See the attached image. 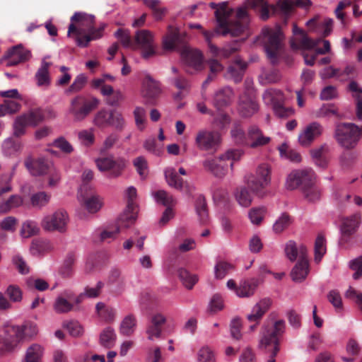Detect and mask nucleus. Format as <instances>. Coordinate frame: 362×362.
Instances as JSON below:
<instances>
[{"instance_id":"obj_1","label":"nucleus","mask_w":362,"mask_h":362,"mask_svg":"<svg viewBox=\"0 0 362 362\" xmlns=\"http://www.w3.org/2000/svg\"><path fill=\"white\" fill-rule=\"evenodd\" d=\"M233 9H229L225 3L215 11L216 26L214 31H204V36L208 43L210 52L215 56H221L228 58L235 54L240 49V42L233 40L230 43L219 49L211 42V39L218 35L226 36L230 35L232 37L239 36L247 28L249 24V15L247 8L240 7L235 13V18L231 19Z\"/></svg>"},{"instance_id":"obj_2","label":"nucleus","mask_w":362,"mask_h":362,"mask_svg":"<svg viewBox=\"0 0 362 362\" xmlns=\"http://www.w3.org/2000/svg\"><path fill=\"white\" fill-rule=\"evenodd\" d=\"M71 23L68 28V36L75 34L76 45L81 47H88L92 40L103 35L105 25L95 28V16L82 12H76L71 18Z\"/></svg>"},{"instance_id":"obj_3","label":"nucleus","mask_w":362,"mask_h":362,"mask_svg":"<svg viewBox=\"0 0 362 362\" xmlns=\"http://www.w3.org/2000/svg\"><path fill=\"white\" fill-rule=\"evenodd\" d=\"M286 329V322L284 320H275L273 315L264 322L259 332L258 348L267 350L272 348L270 359L268 362H276L275 356L279 351L281 338Z\"/></svg>"},{"instance_id":"obj_4","label":"nucleus","mask_w":362,"mask_h":362,"mask_svg":"<svg viewBox=\"0 0 362 362\" xmlns=\"http://www.w3.org/2000/svg\"><path fill=\"white\" fill-rule=\"evenodd\" d=\"M247 187L257 197H263L266 194V188L271 182V168L267 163L259 165L255 173L245 177Z\"/></svg>"},{"instance_id":"obj_5","label":"nucleus","mask_w":362,"mask_h":362,"mask_svg":"<svg viewBox=\"0 0 362 362\" xmlns=\"http://www.w3.org/2000/svg\"><path fill=\"white\" fill-rule=\"evenodd\" d=\"M100 104V100L95 97H86L78 95L70 101L69 112L75 122L85 119Z\"/></svg>"},{"instance_id":"obj_6","label":"nucleus","mask_w":362,"mask_h":362,"mask_svg":"<svg viewBox=\"0 0 362 362\" xmlns=\"http://www.w3.org/2000/svg\"><path fill=\"white\" fill-rule=\"evenodd\" d=\"M362 137V125L354 123H341L337 126L335 138L346 149L354 148Z\"/></svg>"},{"instance_id":"obj_7","label":"nucleus","mask_w":362,"mask_h":362,"mask_svg":"<svg viewBox=\"0 0 362 362\" xmlns=\"http://www.w3.org/2000/svg\"><path fill=\"white\" fill-rule=\"evenodd\" d=\"M361 214L356 213L341 220L340 226L341 237L339 245L343 248H348L353 245L355 240V234L361 223Z\"/></svg>"},{"instance_id":"obj_8","label":"nucleus","mask_w":362,"mask_h":362,"mask_svg":"<svg viewBox=\"0 0 362 362\" xmlns=\"http://www.w3.org/2000/svg\"><path fill=\"white\" fill-rule=\"evenodd\" d=\"M95 163L99 170L107 172L110 177H118L125 170L128 161L123 157L115 158L113 155L96 159Z\"/></svg>"},{"instance_id":"obj_9","label":"nucleus","mask_w":362,"mask_h":362,"mask_svg":"<svg viewBox=\"0 0 362 362\" xmlns=\"http://www.w3.org/2000/svg\"><path fill=\"white\" fill-rule=\"evenodd\" d=\"M264 35L267 37L265 42L264 48L268 58L274 63L283 47L284 34L280 28L274 29H267L264 31Z\"/></svg>"},{"instance_id":"obj_10","label":"nucleus","mask_w":362,"mask_h":362,"mask_svg":"<svg viewBox=\"0 0 362 362\" xmlns=\"http://www.w3.org/2000/svg\"><path fill=\"white\" fill-rule=\"evenodd\" d=\"M141 49V55L148 59L156 54V45L153 34L148 30H139L134 38V49Z\"/></svg>"},{"instance_id":"obj_11","label":"nucleus","mask_w":362,"mask_h":362,"mask_svg":"<svg viewBox=\"0 0 362 362\" xmlns=\"http://www.w3.org/2000/svg\"><path fill=\"white\" fill-rule=\"evenodd\" d=\"M28 329L31 330L33 334L36 333V327L34 325L6 327L4 337V346H6L8 349H13L28 334Z\"/></svg>"},{"instance_id":"obj_12","label":"nucleus","mask_w":362,"mask_h":362,"mask_svg":"<svg viewBox=\"0 0 362 362\" xmlns=\"http://www.w3.org/2000/svg\"><path fill=\"white\" fill-rule=\"evenodd\" d=\"M315 179V173L311 169L294 170L288 175L286 187L290 190L298 187L302 189L304 186H308L311 183V180Z\"/></svg>"},{"instance_id":"obj_13","label":"nucleus","mask_w":362,"mask_h":362,"mask_svg":"<svg viewBox=\"0 0 362 362\" xmlns=\"http://www.w3.org/2000/svg\"><path fill=\"white\" fill-rule=\"evenodd\" d=\"M68 223V215L65 211L58 210L53 214L45 216L42 221V227L47 231L64 232Z\"/></svg>"},{"instance_id":"obj_14","label":"nucleus","mask_w":362,"mask_h":362,"mask_svg":"<svg viewBox=\"0 0 362 362\" xmlns=\"http://www.w3.org/2000/svg\"><path fill=\"white\" fill-rule=\"evenodd\" d=\"M136 219L135 215L123 213L114 226H108L100 233V240L104 241L108 239H115L122 228H129Z\"/></svg>"},{"instance_id":"obj_15","label":"nucleus","mask_w":362,"mask_h":362,"mask_svg":"<svg viewBox=\"0 0 362 362\" xmlns=\"http://www.w3.org/2000/svg\"><path fill=\"white\" fill-rule=\"evenodd\" d=\"M293 33L294 37L290 40L291 47L293 50H310L315 47L317 42L308 37L305 31L296 24L293 26Z\"/></svg>"},{"instance_id":"obj_16","label":"nucleus","mask_w":362,"mask_h":362,"mask_svg":"<svg viewBox=\"0 0 362 362\" xmlns=\"http://www.w3.org/2000/svg\"><path fill=\"white\" fill-rule=\"evenodd\" d=\"M220 141L221 136L218 132L206 129L199 131L195 138L197 147L203 151H215Z\"/></svg>"},{"instance_id":"obj_17","label":"nucleus","mask_w":362,"mask_h":362,"mask_svg":"<svg viewBox=\"0 0 362 362\" xmlns=\"http://www.w3.org/2000/svg\"><path fill=\"white\" fill-rule=\"evenodd\" d=\"M253 89L247 87L246 91L240 97L238 111L241 116L250 117L256 113L259 110L255 98L252 95Z\"/></svg>"},{"instance_id":"obj_18","label":"nucleus","mask_w":362,"mask_h":362,"mask_svg":"<svg viewBox=\"0 0 362 362\" xmlns=\"http://www.w3.org/2000/svg\"><path fill=\"white\" fill-rule=\"evenodd\" d=\"M89 185L84 183L80 188L78 199L83 202L84 207L90 213L97 212L101 207L102 203L98 196L93 194H88Z\"/></svg>"},{"instance_id":"obj_19","label":"nucleus","mask_w":362,"mask_h":362,"mask_svg":"<svg viewBox=\"0 0 362 362\" xmlns=\"http://www.w3.org/2000/svg\"><path fill=\"white\" fill-rule=\"evenodd\" d=\"M323 130V127L320 123L313 122L307 125L299 134L298 141L300 145L308 146L322 134Z\"/></svg>"},{"instance_id":"obj_20","label":"nucleus","mask_w":362,"mask_h":362,"mask_svg":"<svg viewBox=\"0 0 362 362\" xmlns=\"http://www.w3.org/2000/svg\"><path fill=\"white\" fill-rule=\"evenodd\" d=\"M161 88L159 81L146 75L143 81V96L146 103L153 105L155 99L160 94Z\"/></svg>"},{"instance_id":"obj_21","label":"nucleus","mask_w":362,"mask_h":362,"mask_svg":"<svg viewBox=\"0 0 362 362\" xmlns=\"http://www.w3.org/2000/svg\"><path fill=\"white\" fill-rule=\"evenodd\" d=\"M271 305V299L264 298L254 305L251 313L247 316V319L250 322H255L253 325L250 326V329L251 331H254L256 329L263 315L269 309Z\"/></svg>"},{"instance_id":"obj_22","label":"nucleus","mask_w":362,"mask_h":362,"mask_svg":"<svg viewBox=\"0 0 362 362\" xmlns=\"http://www.w3.org/2000/svg\"><path fill=\"white\" fill-rule=\"evenodd\" d=\"M247 146L252 148L264 146L271 141V138L264 134L257 125H251L247 129Z\"/></svg>"},{"instance_id":"obj_23","label":"nucleus","mask_w":362,"mask_h":362,"mask_svg":"<svg viewBox=\"0 0 362 362\" xmlns=\"http://www.w3.org/2000/svg\"><path fill=\"white\" fill-rule=\"evenodd\" d=\"M30 56V52L19 45L8 49L5 55V59H7V66H13L27 61Z\"/></svg>"},{"instance_id":"obj_24","label":"nucleus","mask_w":362,"mask_h":362,"mask_svg":"<svg viewBox=\"0 0 362 362\" xmlns=\"http://www.w3.org/2000/svg\"><path fill=\"white\" fill-rule=\"evenodd\" d=\"M166 322V318L160 313L153 315L148 325L146 333L149 340H154L160 337L163 327Z\"/></svg>"},{"instance_id":"obj_25","label":"nucleus","mask_w":362,"mask_h":362,"mask_svg":"<svg viewBox=\"0 0 362 362\" xmlns=\"http://www.w3.org/2000/svg\"><path fill=\"white\" fill-rule=\"evenodd\" d=\"M182 58L185 64L196 71L203 69V57L197 49H185L182 52Z\"/></svg>"},{"instance_id":"obj_26","label":"nucleus","mask_w":362,"mask_h":362,"mask_svg":"<svg viewBox=\"0 0 362 362\" xmlns=\"http://www.w3.org/2000/svg\"><path fill=\"white\" fill-rule=\"evenodd\" d=\"M25 165L30 173L35 176L46 174L49 168L47 160L44 158L34 160L31 157H28L25 160Z\"/></svg>"},{"instance_id":"obj_27","label":"nucleus","mask_w":362,"mask_h":362,"mask_svg":"<svg viewBox=\"0 0 362 362\" xmlns=\"http://www.w3.org/2000/svg\"><path fill=\"white\" fill-rule=\"evenodd\" d=\"M329 146L327 144H323L320 147L315 148L310 150V156L315 164L322 168L325 169L329 163Z\"/></svg>"},{"instance_id":"obj_28","label":"nucleus","mask_w":362,"mask_h":362,"mask_svg":"<svg viewBox=\"0 0 362 362\" xmlns=\"http://www.w3.org/2000/svg\"><path fill=\"white\" fill-rule=\"evenodd\" d=\"M222 161L219 160V157L208 158L203 162V166L206 171L211 173L215 177H223L227 173L228 166L227 165H222L221 163Z\"/></svg>"},{"instance_id":"obj_29","label":"nucleus","mask_w":362,"mask_h":362,"mask_svg":"<svg viewBox=\"0 0 362 362\" xmlns=\"http://www.w3.org/2000/svg\"><path fill=\"white\" fill-rule=\"evenodd\" d=\"M285 253L290 261L294 262L297 257L299 259L307 258V248L305 246L300 245L297 246L296 243L293 240H289L285 247Z\"/></svg>"},{"instance_id":"obj_30","label":"nucleus","mask_w":362,"mask_h":362,"mask_svg":"<svg viewBox=\"0 0 362 362\" xmlns=\"http://www.w3.org/2000/svg\"><path fill=\"white\" fill-rule=\"evenodd\" d=\"M258 285L259 280L257 279L244 280L236 289V295L240 298H249L254 295Z\"/></svg>"},{"instance_id":"obj_31","label":"nucleus","mask_w":362,"mask_h":362,"mask_svg":"<svg viewBox=\"0 0 362 362\" xmlns=\"http://www.w3.org/2000/svg\"><path fill=\"white\" fill-rule=\"evenodd\" d=\"M348 90L352 93L356 105V115L358 120L362 121V88L355 81H351Z\"/></svg>"},{"instance_id":"obj_32","label":"nucleus","mask_w":362,"mask_h":362,"mask_svg":"<svg viewBox=\"0 0 362 362\" xmlns=\"http://www.w3.org/2000/svg\"><path fill=\"white\" fill-rule=\"evenodd\" d=\"M247 69V64L240 59H236L228 69V76L236 83H240Z\"/></svg>"},{"instance_id":"obj_33","label":"nucleus","mask_w":362,"mask_h":362,"mask_svg":"<svg viewBox=\"0 0 362 362\" xmlns=\"http://www.w3.org/2000/svg\"><path fill=\"white\" fill-rule=\"evenodd\" d=\"M309 272V264L307 258L299 259L291 271V277L294 281H303Z\"/></svg>"},{"instance_id":"obj_34","label":"nucleus","mask_w":362,"mask_h":362,"mask_svg":"<svg viewBox=\"0 0 362 362\" xmlns=\"http://www.w3.org/2000/svg\"><path fill=\"white\" fill-rule=\"evenodd\" d=\"M165 177L169 186L177 190H182L185 182L179 176L174 168H168L165 170Z\"/></svg>"},{"instance_id":"obj_35","label":"nucleus","mask_w":362,"mask_h":362,"mask_svg":"<svg viewBox=\"0 0 362 362\" xmlns=\"http://www.w3.org/2000/svg\"><path fill=\"white\" fill-rule=\"evenodd\" d=\"M107 284L112 286H115L114 291L117 294H120L124 288L125 281L121 276L120 271L117 269H113L110 271L107 279Z\"/></svg>"},{"instance_id":"obj_36","label":"nucleus","mask_w":362,"mask_h":362,"mask_svg":"<svg viewBox=\"0 0 362 362\" xmlns=\"http://www.w3.org/2000/svg\"><path fill=\"white\" fill-rule=\"evenodd\" d=\"M52 63L46 62L45 59L42 60L40 67L35 74V78L38 86H47L49 85L50 77L49 69Z\"/></svg>"},{"instance_id":"obj_37","label":"nucleus","mask_w":362,"mask_h":362,"mask_svg":"<svg viewBox=\"0 0 362 362\" xmlns=\"http://www.w3.org/2000/svg\"><path fill=\"white\" fill-rule=\"evenodd\" d=\"M210 73L206 79L202 83V95L204 94V90L206 86L215 78L217 74L223 71V65L216 59H211L207 61Z\"/></svg>"},{"instance_id":"obj_38","label":"nucleus","mask_w":362,"mask_h":362,"mask_svg":"<svg viewBox=\"0 0 362 362\" xmlns=\"http://www.w3.org/2000/svg\"><path fill=\"white\" fill-rule=\"evenodd\" d=\"M54 310L57 313H66L74 310V305L71 303V300L65 296V292H64L56 298L54 303Z\"/></svg>"},{"instance_id":"obj_39","label":"nucleus","mask_w":362,"mask_h":362,"mask_svg":"<svg viewBox=\"0 0 362 362\" xmlns=\"http://www.w3.org/2000/svg\"><path fill=\"white\" fill-rule=\"evenodd\" d=\"M264 103L267 105H272V108L274 105L284 102V96L283 93L276 89H268L265 90L262 95Z\"/></svg>"},{"instance_id":"obj_40","label":"nucleus","mask_w":362,"mask_h":362,"mask_svg":"<svg viewBox=\"0 0 362 362\" xmlns=\"http://www.w3.org/2000/svg\"><path fill=\"white\" fill-rule=\"evenodd\" d=\"M247 4L259 12L262 20L266 21L269 18L270 6L265 0H247Z\"/></svg>"},{"instance_id":"obj_41","label":"nucleus","mask_w":362,"mask_h":362,"mask_svg":"<svg viewBox=\"0 0 362 362\" xmlns=\"http://www.w3.org/2000/svg\"><path fill=\"white\" fill-rule=\"evenodd\" d=\"M117 336L110 327L105 328L100 335V344L106 349L112 348L116 342Z\"/></svg>"},{"instance_id":"obj_42","label":"nucleus","mask_w":362,"mask_h":362,"mask_svg":"<svg viewBox=\"0 0 362 362\" xmlns=\"http://www.w3.org/2000/svg\"><path fill=\"white\" fill-rule=\"evenodd\" d=\"M42 354L43 348L42 346L37 344H33L27 349L25 362H40Z\"/></svg>"},{"instance_id":"obj_43","label":"nucleus","mask_w":362,"mask_h":362,"mask_svg":"<svg viewBox=\"0 0 362 362\" xmlns=\"http://www.w3.org/2000/svg\"><path fill=\"white\" fill-rule=\"evenodd\" d=\"M144 4L148 7L156 20L160 21L165 15L166 8L160 6V0H142Z\"/></svg>"},{"instance_id":"obj_44","label":"nucleus","mask_w":362,"mask_h":362,"mask_svg":"<svg viewBox=\"0 0 362 362\" xmlns=\"http://www.w3.org/2000/svg\"><path fill=\"white\" fill-rule=\"evenodd\" d=\"M112 117V111L105 109L98 111L94 117L93 123L99 128H105L110 126V120Z\"/></svg>"},{"instance_id":"obj_45","label":"nucleus","mask_w":362,"mask_h":362,"mask_svg":"<svg viewBox=\"0 0 362 362\" xmlns=\"http://www.w3.org/2000/svg\"><path fill=\"white\" fill-rule=\"evenodd\" d=\"M235 197L238 204L244 207H248L252 201V197L245 187H240L235 189Z\"/></svg>"},{"instance_id":"obj_46","label":"nucleus","mask_w":362,"mask_h":362,"mask_svg":"<svg viewBox=\"0 0 362 362\" xmlns=\"http://www.w3.org/2000/svg\"><path fill=\"white\" fill-rule=\"evenodd\" d=\"M305 198L309 202H316L320 199L321 192L317 186L315 185V180H311L308 186H304L302 189Z\"/></svg>"},{"instance_id":"obj_47","label":"nucleus","mask_w":362,"mask_h":362,"mask_svg":"<svg viewBox=\"0 0 362 362\" xmlns=\"http://www.w3.org/2000/svg\"><path fill=\"white\" fill-rule=\"evenodd\" d=\"M136 325V318L132 315L126 316L120 325V333L125 336H130L134 332Z\"/></svg>"},{"instance_id":"obj_48","label":"nucleus","mask_w":362,"mask_h":362,"mask_svg":"<svg viewBox=\"0 0 362 362\" xmlns=\"http://www.w3.org/2000/svg\"><path fill=\"white\" fill-rule=\"evenodd\" d=\"M230 93V89L228 88L218 90L214 96V105L218 109L226 106L229 103Z\"/></svg>"},{"instance_id":"obj_49","label":"nucleus","mask_w":362,"mask_h":362,"mask_svg":"<svg viewBox=\"0 0 362 362\" xmlns=\"http://www.w3.org/2000/svg\"><path fill=\"white\" fill-rule=\"evenodd\" d=\"M51 198V195L45 192L35 193L30 197V202L33 207L42 208L46 206Z\"/></svg>"},{"instance_id":"obj_50","label":"nucleus","mask_w":362,"mask_h":362,"mask_svg":"<svg viewBox=\"0 0 362 362\" xmlns=\"http://www.w3.org/2000/svg\"><path fill=\"white\" fill-rule=\"evenodd\" d=\"M230 134L233 141L236 144L247 146V133L245 134L239 124H236L233 127L230 131Z\"/></svg>"},{"instance_id":"obj_51","label":"nucleus","mask_w":362,"mask_h":362,"mask_svg":"<svg viewBox=\"0 0 362 362\" xmlns=\"http://www.w3.org/2000/svg\"><path fill=\"white\" fill-rule=\"evenodd\" d=\"M281 157H284L292 162L298 163L301 160V156L296 151L291 148L286 144H282L279 148Z\"/></svg>"},{"instance_id":"obj_52","label":"nucleus","mask_w":362,"mask_h":362,"mask_svg":"<svg viewBox=\"0 0 362 362\" xmlns=\"http://www.w3.org/2000/svg\"><path fill=\"white\" fill-rule=\"evenodd\" d=\"M195 208L197 214L199 217L200 222L202 223H205L208 218V211L206 209V202L204 196L199 195L197 198Z\"/></svg>"},{"instance_id":"obj_53","label":"nucleus","mask_w":362,"mask_h":362,"mask_svg":"<svg viewBox=\"0 0 362 362\" xmlns=\"http://www.w3.org/2000/svg\"><path fill=\"white\" fill-rule=\"evenodd\" d=\"M178 276L183 285L188 289H192L198 281V277L196 275L190 274L185 269L178 270Z\"/></svg>"},{"instance_id":"obj_54","label":"nucleus","mask_w":362,"mask_h":362,"mask_svg":"<svg viewBox=\"0 0 362 362\" xmlns=\"http://www.w3.org/2000/svg\"><path fill=\"white\" fill-rule=\"evenodd\" d=\"M39 231L40 228L36 222L26 221L22 225L21 234L23 238H28L37 235Z\"/></svg>"},{"instance_id":"obj_55","label":"nucleus","mask_w":362,"mask_h":362,"mask_svg":"<svg viewBox=\"0 0 362 362\" xmlns=\"http://www.w3.org/2000/svg\"><path fill=\"white\" fill-rule=\"evenodd\" d=\"M154 197L157 202L168 207H172L176 203L173 196L165 190H158L154 193Z\"/></svg>"},{"instance_id":"obj_56","label":"nucleus","mask_w":362,"mask_h":362,"mask_svg":"<svg viewBox=\"0 0 362 362\" xmlns=\"http://www.w3.org/2000/svg\"><path fill=\"white\" fill-rule=\"evenodd\" d=\"M23 115L25 117L26 122H28L30 126H37L44 119V114L42 110L40 108L31 110L28 113L23 114Z\"/></svg>"},{"instance_id":"obj_57","label":"nucleus","mask_w":362,"mask_h":362,"mask_svg":"<svg viewBox=\"0 0 362 362\" xmlns=\"http://www.w3.org/2000/svg\"><path fill=\"white\" fill-rule=\"evenodd\" d=\"M244 152L240 149H230L227 151L224 154L219 156L220 160H230V169L233 170L234 163L240 160L243 156Z\"/></svg>"},{"instance_id":"obj_58","label":"nucleus","mask_w":362,"mask_h":362,"mask_svg":"<svg viewBox=\"0 0 362 362\" xmlns=\"http://www.w3.org/2000/svg\"><path fill=\"white\" fill-rule=\"evenodd\" d=\"M198 362H216V356L214 350L209 346H204L197 353Z\"/></svg>"},{"instance_id":"obj_59","label":"nucleus","mask_w":362,"mask_h":362,"mask_svg":"<svg viewBox=\"0 0 362 362\" xmlns=\"http://www.w3.org/2000/svg\"><path fill=\"white\" fill-rule=\"evenodd\" d=\"M50 249L51 245L49 243L41 240H34L30 246V252L33 255H40L49 251Z\"/></svg>"},{"instance_id":"obj_60","label":"nucleus","mask_w":362,"mask_h":362,"mask_svg":"<svg viewBox=\"0 0 362 362\" xmlns=\"http://www.w3.org/2000/svg\"><path fill=\"white\" fill-rule=\"evenodd\" d=\"M22 203L23 199L21 196L12 195L8 200L0 204V212H8L11 209L21 206Z\"/></svg>"},{"instance_id":"obj_61","label":"nucleus","mask_w":362,"mask_h":362,"mask_svg":"<svg viewBox=\"0 0 362 362\" xmlns=\"http://www.w3.org/2000/svg\"><path fill=\"white\" fill-rule=\"evenodd\" d=\"M325 238L322 235H318L315 243V261L320 262L326 252Z\"/></svg>"},{"instance_id":"obj_62","label":"nucleus","mask_w":362,"mask_h":362,"mask_svg":"<svg viewBox=\"0 0 362 362\" xmlns=\"http://www.w3.org/2000/svg\"><path fill=\"white\" fill-rule=\"evenodd\" d=\"M291 223V216L288 214L284 213L274 223L273 230L276 233H281L287 228Z\"/></svg>"},{"instance_id":"obj_63","label":"nucleus","mask_w":362,"mask_h":362,"mask_svg":"<svg viewBox=\"0 0 362 362\" xmlns=\"http://www.w3.org/2000/svg\"><path fill=\"white\" fill-rule=\"evenodd\" d=\"M96 310L98 315L105 321L111 322L114 320L115 311L111 308H106L103 303H97Z\"/></svg>"},{"instance_id":"obj_64","label":"nucleus","mask_w":362,"mask_h":362,"mask_svg":"<svg viewBox=\"0 0 362 362\" xmlns=\"http://www.w3.org/2000/svg\"><path fill=\"white\" fill-rule=\"evenodd\" d=\"M233 269V264L223 261L218 262L215 266V276L216 279H221Z\"/></svg>"}]
</instances>
